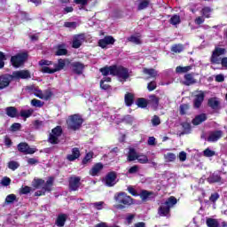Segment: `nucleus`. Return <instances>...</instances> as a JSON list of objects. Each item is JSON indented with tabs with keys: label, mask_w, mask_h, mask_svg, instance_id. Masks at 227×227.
I'll return each mask as SVG.
<instances>
[{
	"label": "nucleus",
	"mask_w": 227,
	"mask_h": 227,
	"mask_svg": "<svg viewBox=\"0 0 227 227\" xmlns=\"http://www.w3.org/2000/svg\"><path fill=\"white\" fill-rule=\"evenodd\" d=\"M20 123H13L12 126H11V130H12V132H15L17 130H20Z\"/></svg>",
	"instance_id": "338daca9"
},
{
	"label": "nucleus",
	"mask_w": 227,
	"mask_h": 227,
	"mask_svg": "<svg viewBox=\"0 0 227 227\" xmlns=\"http://www.w3.org/2000/svg\"><path fill=\"white\" fill-rule=\"evenodd\" d=\"M129 42H131V43H135V45H140L142 43L141 42V36L139 35H131L128 38Z\"/></svg>",
	"instance_id": "2f4dec72"
},
{
	"label": "nucleus",
	"mask_w": 227,
	"mask_h": 227,
	"mask_svg": "<svg viewBox=\"0 0 227 227\" xmlns=\"http://www.w3.org/2000/svg\"><path fill=\"white\" fill-rule=\"evenodd\" d=\"M207 120V114H201L200 115H197L193 120L192 123L193 125H200V123H203Z\"/></svg>",
	"instance_id": "a878e982"
},
{
	"label": "nucleus",
	"mask_w": 227,
	"mask_h": 227,
	"mask_svg": "<svg viewBox=\"0 0 227 227\" xmlns=\"http://www.w3.org/2000/svg\"><path fill=\"white\" fill-rule=\"evenodd\" d=\"M153 127H157L158 125H160V118L159 116L154 115L153 119L151 120Z\"/></svg>",
	"instance_id": "09e8293b"
},
{
	"label": "nucleus",
	"mask_w": 227,
	"mask_h": 227,
	"mask_svg": "<svg viewBox=\"0 0 227 227\" xmlns=\"http://www.w3.org/2000/svg\"><path fill=\"white\" fill-rule=\"evenodd\" d=\"M17 200V197L14 194H10L6 197L5 201L6 203H13Z\"/></svg>",
	"instance_id": "bf43d9fd"
},
{
	"label": "nucleus",
	"mask_w": 227,
	"mask_h": 227,
	"mask_svg": "<svg viewBox=\"0 0 227 227\" xmlns=\"http://www.w3.org/2000/svg\"><path fill=\"white\" fill-rule=\"evenodd\" d=\"M165 162H175L176 160V154L173 153H167L164 154Z\"/></svg>",
	"instance_id": "c85d7f7f"
},
{
	"label": "nucleus",
	"mask_w": 227,
	"mask_h": 227,
	"mask_svg": "<svg viewBox=\"0 0 227 227\" xmlns=\"http://www.w3.org/2000/svg\"><path fill=\"white\" fill-rule=\"evenodd\" d=\"M100 72L105 77H108L107 75H116V66L103 67L100 69Z\"/></svg>",
	"instance_id": "a211bd4d"
},
{
	"label": "nucleus",
	"mask_w": 227,
	"mask_h": 227,
	"mask_svg": "<svg viewBox=\"0 0 227 227\" xmlns=\"http://www.w3.org/2000/svg\"><path fill=\"white\" fill-rule=\"evenodd\" d=\"M150 100H151L152 104H153V106H159V98H157L155 96H151Z\"/></svg>",
	"instance_id": "774afa93"
},
{
	"label": "nucleus",
	"mask_w": 227,
	"mask_h": 227,
	"mask_svg": "<svg viewBox=\"0 0 227 227\" xmlns=\"http://www.w3.org/2000/svg\"><path fill=\"white\" fill-rule=\"evenodd\" d=\"M46 191H51V189L43 187L42 191H37L35 192V196H43Z\"/></svg>",
	"instance_id": "0e129e2a"
},
{
	"label": "nucleus",
	"mask_w": 227,
	"mask_h": 227,
	"mask_svg": "<svg viewBox=\"0 0 227 227\" xmlns=\"http://www.w3.org/2000/svg\"><path fill=\"white\" fill-rule=\"evenodd\" d=\"M219 200V193L215 192L212 193L209 197V200L212 201V203H215Z\"/></svg>",
	"instance_id": "4d7b16f0"
},
{
	"label": "nucleus",
	"mask_w": 227,
	"mask_h": 227,
	"mask_svg": "<svg viewBox=\"0 0 227 227\" xmlns=\"http://www.w3.org/2000/svg\"><path fill=\"white\" fill-rule=\"evenodd\" d=\"M207 182L209 184H215L217 182H221V176H219V175H217V174H212L207 178Z\"/></svg>",
	"instance_id": "7c9ffc66"
},
{
	"label": "nucleus",
	"mask_w": 227,
	"mask_h": 227,
	"mask_svg": "<svg viewBox=\"0 0 227 227\" xmlns=\"http://www.w3.org/2000/svg\"><path fill=\"white\" fill-rule=\"evenodd\" d=\"M12 183V180L9 177H4L2 179L1 184L4 186V187H8V185H10V184Z\"/></svg>",
	"instance_id": "680f3d73"
},
{
	"label": "nucleus",
	"mask_w": 227,
	"mask_h": 227,
	"mask_svg": "<svg viewBox=\"0 0 227 227\" xmlns=\"http://www.w3.org/2000/svg\"><path fill=\"white\" fill-rule=\"evenodd\" d=\"M20 194H29L31 192V187L24 186L20 190Z\"/></svg>",
	"instance_id": "052dcab7"
},
{
	"label": "nucleus",
	"mask_w": 227,
	"mask_h": 227,
	"mask_svg": "<svg viewBox=\"0 0 227 227\" xmlns=\"http://www.w3.org/2000/svg\"><path fill=\"white\" fill-rule=\"evenodd\" d=\"M31 114H33V109L20 111V116L22 118H29V116H31Z\"/></svg>",
	"instance_id": "37998d69"
},
{
	"label": "nucleus",
	"mask_w": 227,
	"mask_h": 227,
	"mask_svg": "<svg viewBox=\"0 0 227 227\" xmlns=\"http://www.w3.org/2000/svg\"><path fill=\"white\" fill-rule=\"evenodd\" d=\"M226 54V49L216 47L215 51H213L210 61L212 65H222L223 70H227V57L221 58V56H224Z\"/></svg>",
	"instance_id": "f03ea898"
},
{
	"label": "nucleus",
	"mask_w": 227,
	"mask_h": 227,
	"mask_svg": "<svg viewBox=\"0 0 227 227\" xmlns=\"http://www.w3.org/2000/svg\"><path fill=\"white\" fill-rule=\"evenodd\" d=\"M26 59H27V53H18L15 56H12L11 58V63L12 67L15 68H19L26 63Z\"/></svg>",
	"instance_id": "0eeeda50"
},
{
	"label": "nucleus",
	"mask_w": 227,
	"mask_h": 227,
	"mask_svg": "<svg viewBox=\"0 0 227 227\" xmlns=\"http://www.w3.org/2000/svg\"><path fill=\"white\" fill-rule=\"evenodd\" d=\"M134 103V95H132L131 93H128L125 95V104L128 106H132V104Z\"/></svg>",
	"instance_id": "c9c22d12"
},
{
	"label": "nucleus",
	"mask_w": 227,
	"mask_h": 227,
	"mask_svg": "<svg viewBox=\"0 0 227 227\" xmlns=\"http://www.w3.org/2000/svg\"><path fill=\"white\" fill-rule=\"evenodd\" d=\"M39 65L42 67L41 71L43 74H54L55 72H59V70H63L65 68V59H59L58 64H53V67H50L52 65L51 61L43 59L39 61Z\"/></svg>",
	"instance_id": "f257e3e1"
},
{
	"label": "nucleus",
	"mask_w": 227,
	"mask_h": 227,
	"mask_svg": "<svg viewBox=\"0 0 227 227\" xmlns=\"http://www.w3.org/2000/svg\"><path fill=\"white\" fill-rule=\"evenodd\" d=\"M221 137H223V131L221 130L214 131L209 134V137H207V141H209V143H215V141H219Z\"/></svg>",
	"instance_id": "6ab92c4d"
},
{
	"label": "nucleus",
	"mask_w": 227,
	"mask_h": 227,
	"mask_svg": "<svg viewBox=\"0 0 227 227\" xmlns=\"http://www.w3.org/2000/svg\"><path fill=\"white\" fill-rule=\"evenodd\" d=\"M121 121H125V123H129L131 125V123H134V117L131 115H126L121 119V121L115 120V123H120Z\"/></svg>",
	"instance_id": "f704fd0d"
},
{
	"label": "nucleus",
	"mask_w": 227,
	"mask_h": 227,
	"mask_svg": "<svg viewBox=\"0 0 227 227\" xmlns=\"http://www.w3.org/2000/svg\"><path fill=\"white\" fill-rule=\"evenodd\" d=\"M84 40H86V37L84 36L83 34L74 35L73 37V48L79 49V47L82 45V43L84 42Z\"/></svg>",
	"instance_id": "ddd939ff"
},
{
	"label": "nucleus",
	"mask_w": 227,
	"mask_h": 227,
	"mask_svg": "<svg viewBox=\"0 0 227 227\" xmlns=\"http://www.w3.org/2000/svg\"><path fill=\"white\" fill-rule=\"evenodd\" d=\"M67 124L71 130H77L81 129V125H82V117L79 114L71 115L68 117Z\"/></svg>",
	"instance_id": "20e7f679"
},
{
	"label": "nucleus",
	"mask_w": 227,
	"mask_h": 227,
	"mask_svg": "<svg viewBox=\"0 0 227 227\" xmlns=\"http://www.w3.org/2000/svg\"><path fill=\"white\" fill-rule=\"evenodd\" d=\"M194 97L193 107H195V109H200L201 104H203V100H205V91L197 90L194 92Z\"/></svg>",
	"instance_id": "1a4fd4ad"
},
{
	"label": "nucleus",
	"mask_w": 227,
	"mask_h": 227,
	"mask_svg": "<svg viewBox=\"0 0 227 227\" xmlns=\"http://www.w3.org/2000/svg\"><path fill=\"white\" fill-rule=\"evenodd\" d=\"M31 106H33L34 107H43V102H42L41 100L34 98V99L31 100Z\"/></svg>",
	"instance_id": "a18cd8bd"
},
{
	"label": "nucleus",
	"mask_w": 227,
	"mask_h": 227,
	"mask_svg": "<svg viewBox=\"0 0 227 227\" xmlns=\"http://www.w3.org/2000/svg\"><path fill=\"white\" fill-rule=\"evenodd\" d=\"M29 90H31L32 93H34L35 97L41 98L42 100H49L51 97H52V91L50 90H46L42 91L40 89L35 86H30Z\"/></svg>",
	"instance_id": "39448f33"
},
{
	"label": "nucleus",
	"mask_w": 227,
	"mask_h": 227,
	"mask_svg": "<svg viewBox=\"0 0 227 227\" xmlns=\"http://www.w3.org/2000/svg\"><path fill=\"white\" fill-rule=\"evenodd\" d=\"M102 169H104V165H102V163H97L90 170V175H91V176H98V173H100Z\"/></svg>",
	"instance_id": "aec40b11"
},
{
	"label": "nucleus",
	"mask_w": 227,
	"mask_h": 227,
	"mask_svg": "<svg viewBox=\"0 0 227 227\" xmlns=\"http://www.w3.org/2000/svg\"><path fill=\"white\" fill-rule=\"evenodd\" d=\"M184 84L186 86L196 84V79H194V74H187L184 75Z\"/></svg>",
	"instance_id": "5701e85b"
},
{
	"label": "nucleus",
	"mask_w": 227,
	"mask_h": 227,
	"mask_svg": "<svg viewBox=\"0 0 227 227\" xmlns=\"http://www.w3.org/2000/svg\"><path fill=\"white\" fill-rule=\"evenodd\" d=\"M207 106L211 107V109H217L219 107V100L216 98H211L207 101Z\"/></svg>",
	"instance_id": "cd10ccee"
},
{
	"label": "nucleus",
	"mask_w": 227,
	"mask_h": 227,
	"mask_svg": "<svg viewBox=\"0 0 227 227\" xmlns=\"http://www.w3.org/2000/svg\"><path fill=\"white\" fill-rule=\"evenodd\" d=\"M210 13H212V9L210 7H204L201 10V14L203 17H206V19H208L210 17Z\"/></svg>",
	"instance_id": "a19ab883"
},
{
	"label": "nucleus",
	"mask_w": 227,
	"mask_h": 227,
	"mask_svg": "<svg viewBox=\"0 0 227 227\" xmlns=\"http://www.w3.org/2000/svg\"><path fill=\"white\" fill-rule=\"evenodd\" d=\"M150 4V1L148 0H144L142 2L139 3L138 6H137V10L141 11V10H145V8H148V5Z\"/></svg>",
	"instance_id": "79ce46f5"
},
{
	"label": "nucleus",
	"mask_w": 227,
	"mask_h": 227,
	"mask_svg": "<svg viewBox=\"0 0 227 227\" xmlns=\"http://www.w3.org/2000/svg\"><path fill=\"white\" fill-rule=\"evenodd\" d=\"M19 152L25 153L26 155H33L36 152V148L29 147L27 143H20L18 145Z\"/></svg>",
	"instance_id": "9d476101"
},
{
	"label": "nucleus",
	"mask_w": 227,
	"mask_h": 227,
	"mask_svg": "<svg viewBox=\"0 0 227 227\" xmlns=\"http://www.w3.org/2000/svg\"><path fill=\"white\" fill-rule=\"evenodd\" d=\"M105 82H111V77H104L101 81H100V88L102 90H109V85L108 84H105Z\"/></svg>",
	"instance_id": "72a5a7b5"
},
{
	"label": "nucleus",
	"mask_w": 227,
	"mask_h": 227,
	"mask_svg": "<svg viewBox=\"0 0 227 227\" xmlns=\"http://www.w3.org/2000/svg\"><path fill=\"white\" fill-rule=\"evenodd\" d=\"M8 168L9 169H12V171H15V169L19 168V163L17 161H10Z\"/></svg>",
	"instance_id": "6e6d98bb"
},
{
	"label": "nucleus",
	"mask_w": 227,
	"mask_h": 227,
	"mask_svg": "<svg viewBox=\"0 0 227 227\" xmlns=\"http://www.w3.org/2000/svg\"><path fill=\"white\" fill-rule=\"evenodd\" d=\"M81 157V152L77 147H74L72 149V154H68L67 159L70 162H73V160H75L76 159H79Z\"/></svg>",
	"instance_id": "412c9836"
},
{
	"label": "nucleus",
	"mask_w": 227,
	"mask_h": 227,
	"mask_svg": "<svg viewBox=\"0 0 227 227\" xmlns=\"http://www.w3.org/2000/svg\"><path fill=\"white\" fill-rule=\"evenodd\" d=\"M114 200L117 203L120 205H124L125 207H129V205H132L134 201L132 200V198L125 192H119L114 195Z\"/></svg>",
	"instance_id": "423d86ee"
},
{
	"label": "nucleus",
	"mask_w": 227,
	"mask_h": 227,
	"mask_svg": "<svg viewBox=\"0 0 227 227\" xmlns=\"http://www.w3.org/2000/svg\"><path fill=\"white\" fill-rule=\"evenodd\" d=\"M177 200L175 197H169L165 202H162L158 209V214L161 217H169V210L176 205Z\"/></svg>",
	"instance_id": "7ed1b4c3"
},
{
	"label": "nucleus",
	"mask_w": 227,
	"mask_h": 227,
	"mask_svg": "<svg viewBox=\"0 0 227 227\" xmlns=\"http://www.w3.org/2000/svg\"><path fill=\"white\" fill-rule=\"evenodd\" d=\"M144 74L149 75V77H157V71L155 69L144 68Z\"/></svg>",
	"instance_id": "e433bc0d"
},
{
	"label": "nucleus",
	"mask_w": 227,
	"mask_h": 227,
	"mask_svg": "<svg viewBox=\"0 0 227 227\" xmlns=\"http://www.w3.org/2000/svg\"><path fill=\"white\" fill-rule=\"evenodd\" d=\"M170 24H172V26H178V24H180V16L178 15H173L170 18Z\"/></svg>",
	"instance_id": "ea45409f"
},
{
	"label": "nucleus",
	"mask_w": 227,
	"mask_h": 227,
	"mask_svg": "<svg viewBox=\"0 0 227 227\" xmlns=\"http://www.w3.org/2000/svg\"><path fill=\"white\" fill-rule=\"evenodd\" d=\"M172 52H182L184 51V45L182 44H175L171 48Z\"/></svg>",
	"instance_id": "49530a36"
},
{
	"label": "nucleus",
	"mask_w": 227,
	"mask_h": 227,
	"mask_svg": "<svg viewBox=\"0 0 227 227\" xmlns=\"http://www.w3.org/2000/svg\"><path fill=\"white\" fill-rule=\"evenodd\" d=\"M7 116L10 118H15L17 116V108L13 106H9L5 109Z\"/></svg>",
	"instance_id": "c756f323"
},
{
	"label": "nucleus",
	"mask_w": 227,
	"mask_h": 227,
	"mask_svg": "<svg viewBox=\"0 0 227 227\" xmlns=\"http://www.w3.org/2000/svg\"><path fill=\"white\" fill-rule=\"evenodd\" d=\"M12 77L8 74L0 76V90H4L7 86H10Z\"/></svg>",
	"instance_id": "f3484780"
},
{
	"label": "nucleus",
	"mask_w": 227,
	"mask_h": 227,
	"mask_svg": "<svg viewBox=\"0 0 227 227\" xmlns=\"http://www.w3.org/2000/svg\"><path fill=\"white\" fill-rule=\"evenodd\" d=\"M81 185V177L74 176L71 177L69 180V189L71 191H77Z\"/></svg>",
	"instance_id": "dca6fc26"
},
{
	"label": "nucleus",
	"mask_w": 227,
	"mask_h": 227,
	"mask_svg": "<svg viewBox=\"0 0 227 227\" xmlns=\"http://www.w3.org/2000/svg\"><path fill=\"white\" fill-rule=\"evenodd\" d=\"M65 27H69L70 29H75V27H77V23L76 22H66Z\"/></svg>",
	"instance_id": "e2e57ef3"
},
{
	"label": "nucleus",
	"mask_w": 227,
	"mask_h": 227,
	"mask_svg": "<svg viewBox=\"0 0 227 227\" xmlns=\"http://www.w3.org/2000/svg\"><path fill=\"white\" fill-rule=\"evenodd\" d=\"M67 217H68V216L65 214L59 215L57 221H56V225L58 227L65 226V223H67Z\"/></svg>",
	"instance_id": "b1692460"
},
{
	"label": "nucleus",
	"mask_w": 227,
	"mask_h": 227,
	"mask_svg": "<svg viewBox=\"0 0 227 227\" xmlns=\"http://www.w3.org/2000/svg\"><path fill=\"white\" fill-rule=\"evenodd\" d=\"M106 185L108 187H113L116 185V174L114 172H110L105 178Z\"/></svg>",
	"instance_id": "2eb2a0df"
},
{
	"label": "nucleus",
	"mask_w": 227,
	"mask_h": 227,
	"mask_svg": "<svg viewBox=\"0 0 227 227\" xmlns=\"http://www.w3.org/2000/svg\"><path fill=\"white\" fill-rule=\"evenodd\" d=\"M68 51H67V47L65 46V44H59L57 46V50L55 51L56 56H66V54Z\"/></svg>",
	"instance_id": "393cba45"
},
{
	"label": "nucleus",
	"mask_w": 227,
	"mask_h": 227,
	"mask_svg": "<svg viewBox=\"0 0 227 227\" xmlns=\"http://www.w3.org/2000/svg\"><path fill=\"white\" fill-rule=\"evenodd\" d=\"M44 181L42 179H35L33 182V187H35V189H38L43 185Z\"/></svg>",
	"instance_id": "de8ad7c7"
},
{
	"label": "nucleus",
	"mask_w": 227,
	"mask_h": 227,
	"mask_svg": "<svg viewBox=\"0 0 227 227\" xmlns=\"http://www.w3.org/2000/svg\"><path fill=\"white\" fill-rule=\"evenodd\" d=\"M114 38L111 35L106 36L104 39L99 40L98 45L102 49H106L107 45H113L114 43Z\"/></svg>",
	"instance_id": "4468645a"
},
{
	"label": "nucleus",
	"mask_w": 227,
	"mask_h": 227,
	"mask_svg": "<svg viewBox=\"0 0 227 227\" xmlns=\"http://www.w3.org/2000/svg\"><path fill=\"white\" fill-rule=\"evenodd\" d=\"M190 70H192V66H186V67L178 66L176 68V74H187V72H190Z\"/></svg>",
	"instance_id": "bb28decb"
},
{
	"label": "nucleus",
	"mask_w": 227,
	"mask_h": 227,
	"mask_svg": "<svg viewBox=\"0 0 227 227\" xmlns=\"http://www.w3.org/2000/svg\"><path fill=\"white\" fill-rule=\"evenodd\" d=\"M91 159H93V153H87L86 156L82 160V164H88V162H90V160H91Z\"/></svg>",
	"instance_id": "5fc2aeb1"
},
{
	"label": "nucleus",
	"mask_w": 227,
	"mask_h": 227,
	"mask_svg": "<svg viewBox=\"0 0 227 227\" xmlns=\"http://www.w3.org/2000/svg\"><path fill=\"white\" fill-rule=\"evenodd\" d=\"M179 160L181 162H185L187 160V153L186 152H181L179 153Z\"/></svg>",
	"instance_id": "13d9d810"
},
{
	"label": "nucleus",
	"mask_w": 227,
	"mask_h": 227,
	"mask_svg": "<svg viewBox=\"0 0 227 227\" xmlns=\"http://www.w3.org/2000/svg\"><path fill=\"white\" fill-rule=\"evenodd\" d=\"M204 157H214L215 155V152L210 150V148H207L204 152Z\"/></svg>",
	"instance_id": "603ef678"
},
{
	"label": "nucleus",
	"mask_w": 227,
	"mask_h": 227,
	"mask_svg": "<svg viewBox=\"0 0 227 227\" xmlns=\"http://www.w3.org/2000/svg\"><path fill=\"white\" fill-rule=\"evenodd\" d=\"M207 224L208 227H219V222L213 218H208L207 220Z\"/></svg>",
	"instance_id": "4c0bfd02"
},
{
	"label": "nucleus",
	"mask_w": 227,
	"mask_h": 227,
	"mask_svg": "<svg viewBox=\"0 0 227 227\" xmlns=\"http://www.w3.org/2000/svg\"><path fill=\"white\" fill-rule=\"evenodd\" d=\"M189 110V105H181L179 106V113L180 114H185L187 111Z\"/></svg>",
	"instance_id": "3c124183"
},
{
	"label": "nucleus",
	"mask_w": 227,
	"mask_h": 227,
	"mask_svg": "<svg viewBox=\"0 0 227 227\" xmlns=\"http://www.w3.org/2000/svg\"><path fill=\"white\" fill-rule=\"evenodd\" d=\"M157 88V83L155 82H151L148 83L147 89L149 91H153Z\"/></svg>",
	"instance_id": "69168bd1"
},
{
	"label": "nucleus",
	"mask_w": 227,
	"mask_h": 227,
	"mask_svg": "<svg viewBox=\"0 0 227 227\" xmlns=\"http://www.w3.org/2000/svg\"><path fill=\"white\" fill-rule=\"evenodd\" d=\"M137 160L140 162V164H146L148 163V156L144 154H139L137 157Z\"/></svg>",
	"instance_id": "58836bf2"
},
{
	"label": "nucleus",
	"mask_w": 227,
	"mask_h": 227,
	"mask_svg": "<svg viewBox=\"0 0 227 227\" xmlns=\"http://www.w3.org/2000/svg\"><path fill=\"white\" fill-rule=\"evenodd\" d=\"M73 71L74 74H77L78 75H81L82 74V70H84V65L80 62H74L72 64Z\"/></svg>",
	"instance_id": "4be33fe9"
},
{
	"label": "nucleus",
	"mask_w": 227,
	"mask_h": 227,
	"mask_svg": "<svg viewBox=\"0 0 227 227\" xmlns=\"http://www.w3.org/2000/svg\"><path fill=\"white\" fill-rule=\"evenodd\" d=\"M115 75L120 81H127L129 79V70L123 67H115Z\"/></svg>",
	"instance_id": "9b49d317"
},
{
	"label": "nucleus",
	"mask_w": 227,
	"mask_h": 227,
	"mask_svg": "<svg viewBox=\"0 0 227 227\" xmlns=\"http://www.w3.org/2000/svg\"><path fill=\"white\" fill-rule=\"evenodd\" d=\"M152 193L148 192L147 191H143L140 193V198L141 200H143V201H146V200H148V198H150Z\"/></svg>",
	"instance_id": "864d4df0"
},
{
	"label": "nucleus",
	"mask_w": 227,
	"mask_h": 227,
	"mask_svg": "<svg viewBox=\"0 0 227 227\" xmlns=\"http://www.w3.org/2000/svg\"><path fill=\"white\" fill-rule=\"evenodd\" d=\"M137 153H136V150L133 148L129 149V152L128 153V160L132 161L137 160Z\"/></svg>",
	"instance_id": "473e14b6"
},
{
	"label": "nucleus",
	"mask_w": 227,
	"mask_h": 227,
	"mask_svg": "<svg viewBox=\"0 0 227 227\" xmlns=\"http://www.w3.org/2000/svg\"><path fill=\"white\" fill-rule=\"evenodd\" d=\"M61 127L57 126L56 128H54L51 131V134H50V137H49V142L51 145H58L59 143V136H61Z\"/></svg>",
	"instance_id": "6e6552de"
},
{
	"label": "nucleus",
	"mask_w": 227,
	"mask_h": 227,
	"mask_svg": "<svg viewBox=\"0 0 227 227\" xmlns=\"http://www.w3.org/2000/svg\"><path fill=\"white\" fill-rule=\"evenodd\" d=\"M12 79H29L31 74L27 70L15 71L12 74Z\"/></svg>",
	"instance_id": "f8f14e48"
},
{
	"label": "nucleus",
	"mask_w": 227,
	"mask_h": 227,
	"mask_svg": "<svg viewBox=\"0 0 227 227\" xmlns=\"http://www.w3.org/2000/svg\"><path fill=\"white\" fill-rule=\"evenodd\" d=\"M137 105L138 107H142V108H145V107H146V106H148V104L146 103V99H145V98H139L137 101Z\"/></svg>",
	"instance_id": "8fccbe9b"
},
{
	"label": "nucleus",
	"mask_w": 227,
	"mask_h": 227,
	"mask_svg": "<svg viewBox=\"0 0 227 227\" xmlns=\"http://www.w3.org/2000/svg\"><path fill=\"white\" fill-rule=\"evenodd\" d=\"M105 206L106 203H104V201L95 202L92 204V207L96 208V210H102Z\"/></svg>",
	"instance_id": "c03bdc74"
}]
</instances>
